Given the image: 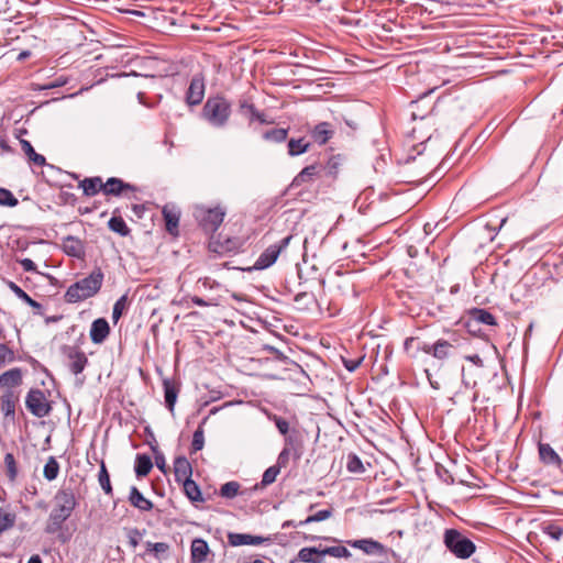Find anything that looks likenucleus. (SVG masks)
Here are the masks:
<instances>
[{
  "instance_id": "f257e3e1",
  "label": "nucleus",
  "mask_w": 563,
  "mask_h": 563,
  "mask_svg": "<svg viewBox=\"0 0 563 563\" xmlns=\"http://www.w3.org/2000/svg\"><path fill=\"white\" fill-rule=\"evenodd\" d=\"M77 506V499L70 487L59 488L53 498V509L49 512L45 531L56 533L64 522L71 516Z\"/></svg>"
},
{
  "instance_id": "f03ea898",
  "label": "nucleus",
  "mask_w": 563,
  "mask_h": 563,
  "mask_svg": "<svg viewBox=\"0 0 563 563\" xmlns=\"http://www.w3.org/2000/svg\"><path fill=\"white\" fill-rule=\"evenodd\" d=\"M305 430L297 416L284 411V460H299L303 452Z\"/></svg>"
},
{
  "instance_id": "7ed1b4c3",
  "label": "nucleus",
  "mask_w": 563,
  "mask_h": 563,
  "mask_svg": "<svg viewBox=\"0 0 563 563\" xmlns=\"http://www.w3.org/2000/svg\"><path fill=\"white\" fill-rule=\"evenodd\" d=\"M104 275L101 268L96 267L87 277L71 284L65 295V301L76 303L93 297L102 287Z\"/></svg>"
},
{
  "instance_id": "20e7f679",
  "label": "nucleus",
  "mask_w": 563,
  "mask_h": 563,
  "mask_svg": "<svg viewBox=\"0 0 563 563\" xmlns=\"http://www.w3.org/2000/svg\"><path fill=\"white\" fill-rule=\"evenodd\" d=\"M310 377L298 363L284 352V390L301 396L309 390Z\"/></svg>"
},
{
  "instance_id": "39448f33",
  "label": "nucleus",
  "mask_w": 563,
  "mask_h": 563,
  "mask_svg": "<svg viewBox=\"0 0 563 563\" xmlns=\"http://www.w3.org/2000/svg\"><path fill=\"white\" fill-rule=\"evenodd\" d=\"M254 89H250L243 93L238 101V113L247 120L249 125L255 123L261 125H271L276 123L277 117L274 115L268 109H260L254 100L252 93Z\"/></svg>"
},
{
  "instance_id": "423d86ee",
  "label": "nucleus",
  "mask_w": 563,
  "mask_h": 563,
  "mask_svg": "<svg viewBox=\"0 0 563 563\" xmlns=\"http://www.w3.org/2000/svg\"><path fill=\"white\" fill-rule=\"evenodd\" d=\"M203 119L216 128L225 125L231 114V103L222 96L209 97L201 112Z\"/></svg>"
},
{
  "instance_id": "0eeeda50",
  "label": "nucleus",
  "mask_w": 563,
  "mask_h": 563,
  "mask_svg": "<svg viewBox=\"0 0 563 563\" xmlns=\"http://www.w3.org/2000/svg\"><path fill=\"white\" fill-rule=\"evenodd\" d=\"M443 542L446 549L457 559L466 560L476 551L475 543L456 529H446Z\"/></svg>"
},
{
  "instance_id": "6e6552de",
  "label": "nucleus",
  "mask_w": 563,
  "mask_h": 563,
  "mask_svg": "<svg viewBox=\"0 0 563 563\" xmlns=\"http://www.w3.org/2000/svg\"><path fill=\"white\" fill-rule=\"evenodd\" d=\"M224 216L225 211L220 207L198 206L194 211L195 219L206 233H214L223 222Z\"/></svg>"
},
{
  "instance_id": "1a4fd4ad",
  "label": "nucleus",
  "mask_w": 563,
  "mask_h": 563,
  "mask_svg": "<svg viewBox=\"0 0 563 563\" xmlns=\"http://www.w3.org/2000/svg\"><path fill=\"white\" fill-rule=\"evenodd\" d=\"M60 353L68 360L67 366L75 376L81 374L89 363L79 346L64 344L60 346Z\"/></svg>"
},
{
  "instance_id": "9d476101",
  "label": "nucleus",
  "mask_w": 563,
  "mask_h": 563,
  "mask_svg": "<svg viewBox=\"0 0 563 563\" xmlns=\"http://www.w3.org/2000/svg\"><path fill=\"white\" fill-rule=\"evenodd\" d=\"M25 406L27 410L37 418H43L51 411V406L47 402L44 393L37 388H33L27 393Z\"/></svg>"
},
{
  "instance_id": "9b49d317",
  "label": "nucleus",
  "mask_w": 563,
  "mask_h": 563,
  "mask_svg": "<svg viewBox=\"0 0 563 563\" xmlns=\"http://www.w3.org/2000/svg\"><path fill=\"white\" fill-rule=\"evenodd\" d=\"M242 245L243 242L239 238L211 236L209 251L218 255L235 254L241 250Z\"/></svg>"
},
{
  "instance_id": "f8f14e48",
  "label": "nucleus",
  "mask_w": 563,
  "mask_h": 563,
  "mask_svg": "<svg viewBox=\"0 0 563 563\" xmlns=\"http://www.w3.org/2000/svg\"><path fill=\"white\" fill-rule=\"evenodd\" d=\"M477 324L496 325V318L488 310L483 308H473L468 311V319L465 322V327L470 333H476L475 327Z\"/></svg>"
},
{
  "instance_id": "ddd939ff",
  "label": "nucleus",
  "mask_w": 563,
  "mask_h": 563,
  "mask_svg": "<svg viewBox=\"0 0 563 563\" xmlns=\"http://www.w3.org/2000/svg\"><path fill=\"white\" fill-rule=\"evenodd\" d=\"M457 343V339H453L452 342L439 339L433 344L424 343L420 350L426 354L432 355L434 358L444 361L451 355V351Z\"/></svg>"
},
{
  "instance_id": "4468645a",
  "label": "nucleus",
  "mask_w": 563,
  "mask_h": 563,
  "mask_svg": "<svg viewBox=\"0 0 563 563\" xmlns=\"http://www.w3.org/2000/svg\"><path fill=\"white\" fill-rule=\"evenodd\" d=\"M538 453L539 460L542 464L563 473V460L549 443L539 441Z\"/></svg>"
},
{
  "instance_id": "2eb2a0df",
  "label": "nucleus",
  "mask_w": 563,
  "mask_h": 563,
  "mask_svg": "<svg viewBox=\"0 0 563 563\" xmlns=\"http://www.w3.org/2000/svg\"><path fill=\"white\" fill-rule=\"evenodd\" d=\"M206 84L201 74L195 75L186 92V102L189 106H198L205 97Z\"/></svg>"
},
{
  "instance_id": "dca6fc26",
  "label": "nucleus",
  "mask_w": 563,
  "mask_h": 563,
  "mask_svg": "<svg viewBox=\"0 0 563 563\" xmlns=\"http://www.w3.org/2000/svg\"><path fill=\"white\" fill-rule=\"evenodd\" d=\"M137 189L134 185L123 181L121 178L110 177L104 183L106 196H128V192H135Z\"/></svg>"
},
{
  "instance_id": "f3484780",
  "label": "nucleus",
  "mask_w": 563,
  "mask_h": 563,
  "mask_svg": "<svg viewBox=\"0 0 563 563\" xmlns=\"http://www.w3.org/2000/svg\"><path fill=\"white\" fill-rule=\"evenodd\" d=\"M162 214L165 220L166 231L174 235H178L180 211L175 205H165L162 209Z\"/></svg>"
},
{
  "instance_id": "a211bd4d",
  "label": "nucleus",
  "mask_w": 563,
  "mask_h": 563,
  "mask_svg": "<svg viewBox=\"0 0 563 563\" xmlns=\"http://www.w3.org/2000/svg\"><path fill=\"white\" fill-rule=\"evenodd\" d=\"M334 133L335 130L333 125L325 121L316 124L309 131L311 140L319 145L327 144L333 137Z\"/></svg>"
},
{
  "instance_id": "6ab92c4d",
  "label": "nucleus",
  "mask_w": 563,
  "mask_h": 563,
  "mask_svg": "<svg viewBox=\"0 0 563 563\" xmlns=\"http://www.w3.org/2000/svg\"><path fill=\"white\" fill-rule=\"evenodd\" d=\"M19 402V394L13 389H7L0 397V409L5 418H14L15 407Z\"/></svg>"
},
{
  "instance_id": "aec40b11",
  "label": "nucleus",
  "mask_w": 563,
  "mask_h": 563,
  "mask_svg": "<svg viewBox=\"0 0 563 563\" xmlns=\"http://www.w3.org/2000/svg\"><path fill=\"white\" fill-rule=\"evenodd\" d=\"M352 548L362 550L366 554H385L386 547L373 539H361L347 542Z\"/></svg>"
},
{
  "instance_id": "412c9836",
  "label": "nucleus",
  "mask_w": 563,
  "mask_h": 563,
  "mask_svg": "<svg viewBox=\"0 0 563 563\" xmlns=\"http://www.w3.org/2000/svg\"><path fill=\"white\" fill-rule=\"evenodd\" d=\"M110 334L109 322L104 318H98L91 323L90 339L95 344H101Z\"/></svg>"
},
{
  "instance_id": "4be33fe9",
  "label": "nucleus",
  "mask_w": 563,
  "mask_h": 563,
  "mask_svg": "<svg viewBox=\"0 0 563 563\" xmlns=\"http://www.w3.org/2000/svg\"><path fill=\"white\" fill-rule=\"evenodd\" d=\"M23 382V373L19 367L10 368L0 375V388L12 389Z\"/></svg>"
},
{
  "instance_id": "5701e85b",
  "label": "nucleus",
  "mask_w": 563,
  "mask_h": 563,
  "mask_svg": "<svg viewBox=\"0 0 563 563\" xmlns=\"http://www.w3.org/2000/svg\"><path fill=\"white\" fill-rule=\"evenodd\" d=\"M267 539L258 536H252L247 533L230 532L228 534V541L232 547L240 545H260Z\"/></svg>"
},
{
  "instance_id": "b1692460",
  "label": "nucleus",
  "mask_w": 563,
  "mask_h": 563,
  "mask_svg": "<svg viewBox=\"0 0 563 563\" xmlns=\"http://www.w3.org/2000/svg\"><path fill=\"white\" fill-rule=\"evenodd\" d=\"M175 481L178 483L191 479L192 467L187 457L178 456L174 461Z\"/></svg>"
},
{
  "instance_id": "393cba45",
  "label": "nucleus",
  "mask_w": 563,
  "mask_h": 563,
  "mask_svg": "<svg viewBox=\"0 0 563 563\" xmlns=\"http://www.w3.org/2000/svg\"><path fill=\"white\" fill-rule=\"evenodd\" d=\"M209 552V545L203 539H194L190 547L191 563H205Z\"/></svg>"
},
{
  "instance_id": "a878e982",
  "label": "nucleus",
  "mask_w": 563,
  "mask_h": 563,
  "mask_svg": "<svg viewBox=\"0 0 563 563\" xmlns=\"http://www.w3.org/2000/svg\"><path fill=\"white\" fill-rule=\"evenodd\" d=\"M282 251V246L272 245L266 249L254 264L255 269H265L274 264Z\"/></svg>"
},
{
  "instance_id": "bb28decb",
  "label": "nucleus",
  "mask_w": 563,
  "mask_h": 563,
  "mask_svg": "<svg viewBox=\"0 0 563 563\" xmlns=\"http://www.w3.org/2000/svg\"><path fill=\"white\" fill-rule=\"evenodd\" d=\"M79 187L82 189L84 195L88 197L96 196L102 191L104 194V183L101 177H88L79 183Z\"/></svg>"
},
{
  "instance_id": "cd10ccee",
  "label": "nucleus",
  "mask_w": 563,
  "mask_h": 563,
  "mask_svg": "<svg viewBox=\"0 0 563 563\" xmlns=\"http://www.w3.org/2000/svg\"><path fill=\"white\" fill-rule=\"evenodd\" d=\"M130 504L141 511H150L153 509V503L145 498L137 487L132 486L129 494Z\"/></svg>"
},
{
  "instance_id": "c85d7f7f",
  "label": "nucleus",
  "mask_w": 563,
  "mask_h": 563,
  "mask_svg": "<svg viewBox=\"0 0 563 563\" xmlns=\"http://www.w3.org/2000/svg\"><path fill=\"white\" fill-rule=\"evenodd\" d=\"M316 176H321V164L306 166L292 180L291 186H299L302 183L311 181Z\"/></svg>"
},
{
  "instance_id": "c756f323",
  "label": "nucleus",
  "mask_w": 563,
  "mask_h": 563,
  "mask_svg": "<svg viewBox=\"0 0 563 563\" xmlns=\"http://www.w3.org/2000/svg\"><path fill=\"white\" fill-rule=\"evenodd\" d=\"M165 405L170 412H174V407L178 397V386L168 378L163 380Z\"/></svg>"
},
{
  "instance_id": "7c9ffc66",
  "label": "nucleus",
  "mask_w": 563,
  "mask_h": 563,
  "mask_svg": "<svg viewBox=\"0 0 563 563\" xmlns=\"http://www.w3.org/2000/svg\"><path fill=\"white\" fill-rule=\"evenodd\" d=\"M8 287L19 299L33 308L35 313L42 314V305L32 299L20 286H18L14 282H8Z\"/></svg>"
},
{
  "instance_id": "2f4dec72",
  "label": "nucleus",
  "mask_w": 563,
  "mask_h": 563,
  "mask_svg": "<svg viewBox=\"0 0 563 563\" xmlns=\"http://www.w3.org/2000/svg\"><path fill=\"white\" fill-rule=\"evenodd\" d=\"M342 156L338 154L332 155L324 165L321 164L322 177H331L333 179L336 178L339 170L342 166Z\"/></svg>"
},
{
  "instance_id": "473e14b6",
  "label": "nucleus",
  "mask_w": 563,
  "mask_h": 563,
  "mask_svg": "<svg viewBox=\"0 0 563 563\" xmlns=\"http://www.w3.org/2000/svg\"><path fill=\"white\" fill-rule=\"evenodd\" d=\"M63 250L64 252L74 257H81L84 254V246L79 239L68 235L63 241Z\"/></svg>"
},
{
  "instance_id": "72a5a7b5",
  "label": "nucleus",
  "mask_w": 563,
  "mask_h": 563,
  "mask_svg": "<svg viewBox=\"0 0 563 563\" xmlns=\"http://www.w3.org/2000/svg\"><path fill=\"white\" fill-rule=\"evenodd\" d=\"M146 551L144 555H152L155 560L164 559L170 550V545L167 542H145Z\"/></svg>"
},
{
  "instance_id": "f704fd0d",
  "label": "nucleus",
  "mask_w": 563,
  "mask_h": 563,
  "mask_svg": "<svg viewBox=\"0 0 563 563\" xmlns=\"http://www.w3.org/2000/svg\"><path fill=\"white\" fill-rule=\"evenodd\" d=\"M20 144L23 153L27 156L30 163L36 166H44L46 164L45 157L36 153L32 144L27 140L21 139Z\"/></svg>"
},
{
  "instance_id": "c9c22d12",
  "label": "nucleus",
  "mask_w": 563,
  "mask_h": 563,
  "mask_svg": "<svg viewBox=\"0 0 563 563\" xmlns=\"http://www.w3.org/2000/svg\"><path fill=\"white\" fill-rule=\"evenodd\" d=\"M153 467L152 460L146 454H137L134 471L137 477L147 476Z\"/></svg>"
},
{
  "instance_id": "e433bc0d",
  "label": "nucleus",
  "mask_w": 563,
  "mask_h": 563,
  "mask_svg": "<svg viewBox=\"0 0 563 563\" xmlns=\"http://www.w3.org/2000/svg\"><path fill=\"white\" fill-rule=\"evenodd\" d=\"M298 560L305 563H323L320 556V548H302L298 552Z\"/></svg>"
},
{
  "instance_id": "4c0bfd02",
  "label": "nucleus",
  "mask_w": 563,
  "mask_h": 563,
  "mask_svg": "<svg viewBox=\"0 0 563 563\" xmlns=\"http://www.w3.org/2000/svg\"><path fill=\"white\" fill-rule=\"evenodd\" d=\"M280 461H282V453L277 457L276 465H273V466L268 467L264 472L261 484H256L255 485L256 489L258 487L263 488V487H265V486H267V485H269V484H272V483H274L276 481V477H277V475L279 473Z\"/></svg>"
},
{
  "instance_id": "58836bf2",
  "label": "nucleus",
  "mask_w": 563,
  "mask_h": 563,
  "mask_svg": "<svg viewBox=\"0 0 563 563\" xmlns=\"http://www.w3.org/2000/svg\"><path fill=\"white\" fill-rule=\"evenodd\" d=\"M186 496L194 503L203 501L199 486L192 479L183 482Z\"/></svg>"
},
{
  "instance_id": "ea45409f",
  "label": "nucleus",
  "mask_w": 563,
  "mask_h": 563,
  "mask_svg": "<svg viewBox=\"0 0 563 563\" xmlns=\"http://www.w3.org/2000/svg\"><path fill=\"white\" fill-rule=\"evenodd\" d=\"M16 515L5 508H0V534L15 525Z\"/></svg>"
},
{
  "instance_id": "a19ab883",
  "label": "nucleus",
  "mask_w": 563,
  "mask_h": 563,
  "mask_svg": "<svg viewBox=\"0 0 563 563\" xmlns=\"http://www.w3.org/2000/svg\"><path fill=\"white\" fill-rule=\"evenodd\" d=\"M288 154L290 156H297L308 151L310 143L305 139H290L288 141Z\"/></svg>"
},
{
  "instance_id": "79ce46f5",
  "label": "nucleus",
  "mask_w": 563,
  "mask_h": 563,
  "mask_svg": "<svg viewBox=\"0 0 563 563\" xmlns=\"http://www.w3.org/2000/svg\"><path fill=\"white\" fill-rule=\"evenodd\" d=\"M59 474V464L54 456H49L46 464L44 465L43 475L52 482L57 478Z\"/></svg>"
},
{
  "instance_id": "37998d69",
  "label": "nucleus",
  "mask_w": 563,
  "mask_h": 563,
  "mask_svg": "<svg viewBox=\"0 0 563 563\" xmlns=\"http://www.w3.org/2000/svg\"><path fill=\"white\" fill-rule=\"evenodd\" d=\"M324 555L347 559L351 556V552L343 545L327 547L323 549L320 548V556L323 559Z\"/></svg>"
},
{
  "instance_id": "c03bdc74",
  "label": "nucleus",
  "mask_w": 563,
  "mask_h": 563,
  "mask_svg": "<svg viewBox=\"0 0 563 563\" xmlns=\"http://www.w3.org/2000/svg\"><path fill=\"white\" fill-rule=\"evenodd\" d=\"M108 227L111 231L120 234L121 236H126L130 233V229L126 225L125 221L121 217L113 216L109 222Z\"/></svg>"
},
{
  "instance_id": "a18cd8bd",
  "label": "nucleus",
  "mask_w": 563,
  "mask_h": 563,
  "mask_svg": "<svg viewBox=\"0 0 563 563\" xmlns=\"http://www.w3.org/2000/svg\"><path fill=\"white\" fill-rule=\"evenodd\" d=\"M98 482H99L102 490L104 492V494L111 496L112 495V486H111V482H110V475L108 473V470H107L103 461L101 462V465H100V471L98 474Z\"/></svg>"
},
{
  "instance_id": "49530a36",
  "label": "nucleus",
  "mask_w": 563,
  "mask_h": 563,
  "mask_svg": "<svg viewBox=\"0 0 563 563\" xmlns=\"http://www.w3.org/2000/svg\"><path fill=\"white\" fill-rule=\"evenodd\" d=\"M297 310H306L314 303V296L311 292H299L294 297Z\"/></svg>"
},
{
  "instance_id": "de8ad7c7",
  "label": "nucleus",
  "mask_w": 563,
  "mask_h": 563,
  "mask_svg": "<svg viewBox=\"0 0 563 563\" xmlns=\"http://www.w3.org/2000/svg\"><path fill=\"white\" fill-rule=\"evenodd\" d=\"M4 466H5V474H7L8 479L11 483H13L18 476V466H16L15 457L12 453H7L4 455Z\"/></svg>"
},
{
  "instance_id": "09e8293b",
  "label": "nucleus",
  "mask_w": 563,
  "mask_h": 563,
  "mask_svg": "<svg viewBox=\"0 0 563 563\" xmlns=\"http://www.w3.org/2000/svg\"><path fill=\"white\" fill-rule=\"evenodd\" d=\"M346 470L350 473L362 474L365 472L362 460L355 453H350L346 461Z\"/></svg>"
},
{
  "instance_id": "8fccbe9b",
  "label": "nucleus",
  "mask_w": 563,
  "mask_h": 563,
  "mask_svg": "<svg viewBox=\"0 0 563 563\" xmlns=\"http://www.w3.org/2000/svg\"><path fill=\"white\" fill-rule=\"evenodd\" d=\"M129 303L128 295L121 296L113 305L112 309V319L114 322H118L122 317L123 311L126 309Z\"/></svg>"
},
{
  "instance_id": "3c124183",
  "label": "nucleus",
  "mask_w": 563,
  "mask_h": 563,
  "mask_svg": "<svg viewBox=\"0 0 563 563\" xmlns=\"http://www.w3.org/2000/svg\"><path fill=\"white\" fill-rule=\"evenodd\" d=\"M542 532L555 541H560L563 537V528L556 523L543 525Z\"/></svg>"
},
{
  "instance_id": "603ef678",
  "label": "nucleus",
  "mask_w": 563,
  "mask_h": 563,
  "mask_svg": "<svg viewBox=\"0 0 563 563\" xmlns=\"http://www.w3.org/2000/svg\"><path fill=\"white\" fill-rule=\"evenodd\" d=\"M14 361V351L8 344L0 343V368L3 367L7 363H12Z\"/></svg>"
},
{
  "instance_id": "864d4df0",
  "label": "nucleus",
  "mask_w": 563,
  "mask_h": 563,
  "mask_svg": "<svg viewBox=\"0 0 563 563\" xmlns=\"http://www.w3.org/2000/svg\"><path fill=\"white\" fill-rule=\"evenodd\" d=\"M240 490V484L238 482H228L223 484L220 488V495L224 498H234Z\"/></svg>"
},
{
  "instance_id": "5fc2aeb1",
  "label": "nucleus",
  "mask_w": 563,
  "mask_h": 563,
  "mask_svg": "<svg viewBox=\"0 0 563 563\" xmlns=\"http://www.w3.org/2000/svg\"><path fill=\"white\" fill-rule=\"evenodd\" d=\"M332 516V509H322L316 512L314 515L308 516L305 520L299 521V526L310 523V522H319L323 521Z\"/></svg>"
},
{
  "instance_id": "6e6d98bb",
  "label": "nucleus",
  "mask_w": 563,
  "mask_h": 563,
  "mask_svg": "<svg viewBox=\"0 0 563 563\" xmlns=\"http://www.w3.org/2000/svg\"><path fill=\"white\" fill-rule=\"evenodd\" d=\"M19 200L13 196V194L5 188H0V206L4 207H15L18 206Z\"/></svg>"
},
{
  "instance_id": "4d7b16f0",
  "label": "nucleus",
  "mask_w": 563,
  "mask_h": 563,
  "mask_svg": "<svg viewBox=\"0 0 563 563\" xmlns=\"http://www.w3.org/2000/svg\"><path fill=\"white\" fill-rule=\"evenodd\" d=\"M203 444H205L203 428H202V426H199L192 435L191 451L198 452V451L202 450Z\"/></svg>"
},
{
  "instance_id": "13d9d810",
  "label": "nucleus",
  "mask_w": 563,
  "mask_h": 563,
  "mask_svg": "<svg viewBox=\"0 0 563 563\" xmlns=\"http://www.w3.org/2000/svg\"><path fill=\"white\" fill-rule=\"evenodd\" d=\"M263 139L267 142L280 143L282 129H272L263 133Z\"/></svg>"
},
{
  "instance_id": "bf43d9fd",
  "label": "nucleus",
  "mask_w": 563,
  "mask_h": 563,
  "mask_svg": "<svg viewBox=\"0 0 563 563\" xmlns=\"http://www.w3.org/2000/svg\"><path fill=\"white\" fill-rule=\"evenodd\" d=\"M143 532L137 528H132L128 531L129 544L131 548L135 549L139 545V540L142 537Z\"/></svg>"
},
{
  "instance_id": "052dcab7",
  "label": "nucleus",
  "mask_w": 563,
  "mask_h": 563,
  "mask_svg": "<svg viewBox=\"0 0 563 563\" xmlns=\"http://www.w3.org/2000/svg\"><path fill=\"white\" fill-rule=\"evenodd\" d=\"M300 218L299 212L295 210H286L284 211V221L285 222H292L295 224L294 230H297L298 222L297 220Z\"/></svg>"
},
{
  "instance_id": "680f3d73",
  "label": "nucleus",
  "mask_w": 563,
  "mask_h": 563,
  "mask_svg": "<svg viewBox=\"0 0 563 563\" xmlns=\"http://www.w3.org/2000/svg\"><path fill=\"white\" fill-rule=\"evenodd\" d=\"M152 450L155 454V463H156V466L163 472V473H166V463H165V457L163 455V453L158 452L157 449L155 446H152Z\"/></svg>"
},
{
  "instance_id": "e2e57ef3",
  "label": "nucleus",
  "mask_w": 563,
  "mask_h": 563,
  "mask_svg": "<svg viewBox=\"0 0 563 563\" xmlns=\"http://www.w3.org/2000/svg\"><path fill=\"white\" fill-rule=\"evenodd\" d=\"M18 263L22 266V268L25 272L38 273L35 263L31 258H21L18 260Z\"/></svg>"
},
{
  "instance_id": "0e129e2a",
  "label": "nucleus",
  "mask_w": 563,
  "mask_h": 563,
  "mask_svg": "<svg viewBox=\"0 0 563 563\" xmlns=\"http://www.w3.org/2000/svg\"><path fill=\"white\" fill-rule=\"evenodd\" d=\"M198 283L201 284L203 288H209V289H212V288L219 286V284L210 277L199 278Z\"/></svg>"
},
{
  "instance_id": "69168bd1",
  "label": "nucleus",
  "mask_w": 563,
  "mask_h": 563,
  "mask_svg": "<svg viewBox=\"0 0 563 563\" xmlns=\"http://www.w3.org/2000/svg\"><path fill=\"white\" fill-rule=\"evenodd\" d=\"M344 367L349 372H354L361 364V360H343Z\"/></svg>"
},
{
  "instance_id": "338daca9",
  "label": "nucleus",
  "mask_w": 563,
  "mask_h": 563,
  "mask_svg": "<svg viewBox=\"0 0 563 563\" xmlns=\"http://www.w3.org/2000/svg\"><path fill=\"white\" fill-rule=\"evenodd\" d=\"M465 360L468 361V362H472L474 365H476L478 367H483L484 366V362H483L482 357L478 354L466 355Z\"/></svg>"
},
{
  "instance_id": "774afa93",
  "label": "nucleus",
  "mask_w": 563,
  "mask_h": 563,
  "mask_svg": "<svg viewBox=\"0 0 563 563\" xmlns=\"http://www.w3.org/2000/svg\"><path fill=\"white\" fill-rule=\"evenodd\" d=\"M191 301H192L194 305L199 306V307H208V306L212 305L211 302H208V301H206L205 299H202L201 297H198V296H192L191 297Z\"/></svg>"
}]
</instances>
